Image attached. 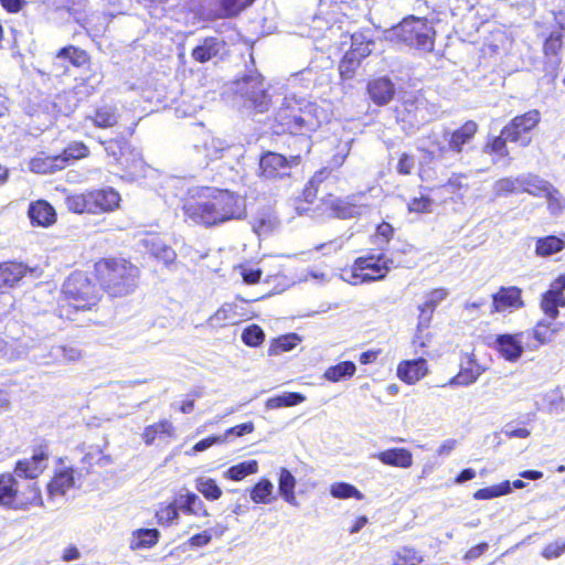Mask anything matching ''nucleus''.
I'll return each mask as SVG.
<instances>
[{
    "label": "nucleus",
    "instance_id": "1",
    "mask_svg": "<svg viewBox=\"0 0 565 565\" xmlns=\"http://www.w3.org/2000/svg\"><path fill=\"white\" fill-rule=\"evenodd\" d=\"M329 121L328 111L305 98L287 96L274 114L273 129L278 135L307 136Z\"/></svg>",
    "mask_w": 565,
    "mask_h": 565
},
{
    "label": "nucleus",
    "instance_id": "2",
    "mask_svg": "<svg viewBox=\"0 0 565 565\" xmlns=\"http://www.w3.org/2000/svg\"><path fill=\"white\" fill-rule=\"evenodd\" d=\"M140 269L125 257H100L93 265V277L109 298H124L139 286Z\"/></svg>",
    "mask_w": 565,
    "mask_h": 565
},
{
    "label": "nucleus",
    "instance_id": "3",
    "mask_svg": "<svg viewBox=\"0 0 565 565\" xmlns=\"http://www.w3.org/2000/svg\"><path fill=\"white\" fill-rule=\"evenodd\" d=\"M44 505L38 481L18 478L12 472L0 473V507L13 511H29Z\"/></svg>",
    "mask_w": 565,
    "mask_h": 565
},
{
    "label": "nucleus",
    "instance_id": "4",
    "mask_svg": "<svg viewBox=\"0 0 565 565\" xmlns=\"http://www.w3.org/2000/svg\"><path fill=\"white\" fill-rule=\"evenodd\" d=\"M62 298L76 311H92L98 306L103 292L94 277L87 273L75 270L71 273L62 285Z\"/></svg>",
    "mask_w": 565,
    "mask_h": 565
},
{
    "label": "nucleus",
    "instance_id": "5",
    "mask_svg": "<svg viewBox=\"0 0 565 565\" xmlns=\"http://www.w3.org/2000/svg\"><path fill=\"white\" fill-rule=\"evenodd\" d=\"M137 122H132L120 135L99 139L98 142L104 147L107 156L113 157L121 169L129 175H135L143 168L141 154L136 151L129 139L135 135Z\"/></svg>",
    "mask_w": 565,
    "mask_h": 565
},
{
    "label": "nucleus",
    "instance_id": "6",
    "mask_svg": "<svg viewBox=\"0 0 565 565\" xmlns=\"http://www.w3.org/2000/svg\"><path fill=\"white\" fill-rule=\"evenodd\" d=\"M210 206V227L239 220L245 215V206L239 195L227 189L211 186Z\"/></svg>",
    "mask_w": 565,
    "mask_h": 565
},
{
    "label": "nucleus",
    "instance_id": "7",
    "mask_svg": "<svg viewBox=\"0 0 565 565\" xmlns=\"http://www.w3.org/2000/svg\"><path fill=\"white\" fill-rule=\"evenodd\" d=\"M210 193L211 186L190 189L181 199V212L184 222L202 227H210Z\"/></svg>",
    "mask_w": 565,
    "mask_h": 565
},
{
    "label": "nucleus",
    "instance_id": "8",
    "mask_svg": "<svg viewBox=\"0 0 565 565\" xmlns=\"http://www.w3.org/2000/svg\"><path fill=\"white\" fill-rule=\"evenodd\" d=\"M390 270L384 254L369 253L354 259L350 267L351 284H364L385 278Z\"/></svg>",
    "mask_w": 565,
    "mask_h": 565
},
{
    "label": "nucleus",
    "instance_id": "9",
    "mask_svg": "<svg viewBox=\"0 0 565 565\" xmlns=\"http://www.w3.org/2000/svg\"><path fill=\"white\" fill-rule=\"evenodd\" d=\"M542 120V114L539 109H530L523 114L514 116L502 129L501 134L510 142L526 147L531 143V134L539 127Z\"/></svg>",
    "mask_w": 565,
    "mask_h": 565
},
{
    "label": "nucleus",
    "instance_id": "10",
    "mask_svg": "<svg viewBox=\"0 0 565 565\" xmlns=\"http://www.w3.org/2000/svg\"><path fill=\"white\" fill-rule=\"evenodd\" d=\"M50 459V450L46 441H41L32 449V455L29 458L19 459L11 471L14 476L21 479L36 481L47 469Z\"/></svg>",
    "mask_w": 565,
    "mask_h": 565
},
{
    "label": "nucleus",
    "instance_id": "11",
    "mask_svg": "<svg viewBox=\"0 0 565 565\" xmlns=\"http://www.w3.org/2000/svg\"><path fill=\"white\" fill-rule=\"evenodd\" d=\"M301 162V156L289 158L274 151H267L259 159V177L266 180H280L289 177L291 169Z\"/></svg>",
    "mask_w": 565,
    "mask_h": 565
},
{
    "label": "nucleus",
    "instance_id": "12",
    "mask_svg": "<svg viewBox=\"0 0 565 565\" xmlns=\"http://www.w3.org/2000/svg\"><path fill=\"white\" fill-rule=\"evenodd\" d=\"M320 207L328 216L340 220L353 218L361 214V207L356 204L354 195L338 196L328 193L321 199Z\"/></svg>",
    "mask_w": 565,
    "mask_h": 565
},
{
    "label": "nucleus",
    "instance_id": "13",
    "mask_svg": "<svg viewBox=\"0 0 565 565\" xmlns=\"http://www.w3.org/2000/svg\"><path fill=\"white\" fill-rule=\"evenodd\" d=\"M565 274L558 275L551 281L546 291L541 295L540 308L551 320H555L559 315V308L565 307Z\"/></svg>",
    "mask_w": 565,
    "mask_h": 565
},
{
    "label": "nucleus",
    "instance_id": "14",
    "mask_svg": "<svg viewBox=\"0 0 565 565\" xmlns=\"http://www.w3.org/2000/svg\"><path fill=\"white\" fill-rule=\"evenodd\" d=\"M522 294V289L518 286H501L491 295L490 313H511L522 309L525 306Z\"/></svg>",
    "mask_w": 565,
    "mask_h": 565
},
{
    "label": "nucleus",
    "instance_id": "15",
    "mask_svg": "<svg viewBox=\"0 0 565 565\" xmlns=\"http://www.w3.org/2000/svg\"><path fill=\"white\" fill-rule=\"evenodd\" d=\"M486 372V366L481 365L473 353H463L459 363V371L449 379L446 385L468 386L478 381Z\"/></svg>",
    "mask_w": 565,
    "mask_h": 565
},
{
    "label": "nucleus",
    "instance_id": "16",
    "mask_svg": "<svg viewBox=\"0 0 565 565\" xmlns=\"http://www.w3.org/2000/svg\"><path fill=\"white\" fill-rule=\"evenodd\" d=\"M242 96L248 100L258 111L267 110L270 97L264 86V82L258 76H247L243 79L241 88Z\"/></svg>",
    "mask_w": 565,
    "mask_h": 565
},
{
    "label": "nucleus",
    "instance_id": "17",
    "mask_svg": "<svg viewBox=\"0 0 565 565\" xmlns=\"http://www.w3.org/2000/svg\"><path fill=\"white\" fill-rule=\"evenodd\" d=\"M429 372L428 362L424 358L403 360L396 367L397 377L407 385H414L423 380Z\"/></svg>",
    "mask_w": 565,
    "mask_h": 565
},
{
    "label": "nucleus",
    "instance_id": "18",
    "mask_svg": "<svg viewBox=\"0 0 565 565\" xmlns=\"http://www.w3.org/2000/svg\"><path fill=\"white\" fill-rule=\"evenodd\" d=\"M394 83L387 76L371 78L366 84L370 100L381 107L387 105L395 96Z\"/></svg>",
    "mask_w": 565,
    "mask_h": 565
},
{
    "label": "nucleus",
    "instance_id": "19",
    "mask_svg": "<svg viewBox=\"0 0 565 565\" xmlns=\"http://www.w3.org/2000/svg\"><path fill=\"white\" fill-rule=\"evenodd\" d=\"M479 131V125L475 120H466L458 128L449 132L447 147L455 153H461L465 147L473 141Z\"/></svg>",
    "mask_w": 565,
    "mask_h": 565
},
{
    "label": "nucleus",
    "instance_id": "20",
    "mask_svg": "<svg viewBox=\"0 0 565 565\" xmlns=\"http://www.w3.org/2000/svg\"><path fill=\"white\" fill-rule=\"evenodd\" d=\"M28 217L33 227L47 228L57 221L54 206L46 200L31 202L28 207Z\"/></svg>",
    "mask_w": 565,
    "mask_h": 565
},
{
    "label": "nucleus",
    "instance_id": "21",
    "mask_svg": "<svg viewBox=\"0 0 565 565\" xmlns=\"http://www.w3.org/2000/svg\"><path fill=\"white\" fill-rule=\"evenodd\" d=\"M177 429L170 419L161 418L147 425L141 433V439L146 446H152L157 441H170L175 438Z\"/></svg>",
    "mask_w": 565,
    "mask_h": 565
},
{
    "label": "nucleus",
    "instance_id": "22",
    "mask_svg": "<svg viewBox=\"0 0 565 565\" xmlns=\"http://www.w3.org/2000/svg\"><path fill=\"white\" fill-rule=\"evenodd\" d=\"M28 273L22 263L6 260L0 262V292L15 288Z\"/></svg>",
    "mask_w": 565,
    "mask_h": 565
},
{
    "label": "nucleus",
    "instance_id": "23",
    "mask_svg": "<svg viewBox=\"0 0 565 565\" xmlns=\"http://www.w3.org/2000/svg\"><path fill=\"white\" fill-rule=\"evenodd\" d=\"M537 179L535 175L527 178H501L494 183V194L497 196H507L514 193L529 192L535 193L529 185H535Z\"/></svg>",
    "mask_w": 565,
    "mask_h": 565
},
{
    "label": "nucleus",
    "instance_id": "24",
    "mask_svg": "<svg viewBox=\"0 0 565 565\" xmlns=\"http://www.w3.org/2000/svg\"><path fill=\"white\" fill-rule=\"evenodd\" d=\"M95 215L111 213L119 209L121 196L111 186L93 189Z\"/></svg>",
    "mask_w": 565,
    "mask_h": 565
},
{
    "label": "nucleus",
    "instance_id": "25",
    "mask_svg": "<svg viewBox=\"0 0 565 565\" xmlns=\"http://www.w3.org/2000/svg\"><path fill=\"white\" fill-rule=\"evenodd\" d=\"M75 471L71 467L56 469L47 482V492L50 497L64 495L74 487Z\"/></svg>",
    "mask_w": 565,
    "mask_h": 565
},
{
    "label": "nucleus",
    "instance_id": "26",
    "mask_svg": "<svg viewBox=\"0 0 565 565\" xmlns=\"http://www.w3.org/2000/svg\"><path fill=\"white\" fill-rule=\"evenodd\" d=\"M375 458L385 466L402 469H407L412 467L414 462L412 451L407 448L402 447H393L380 451L375 455Z\"/></svg>",
    "mask_w": 565,
    "mask_h": 565
},
{
    "label": "nucleus",
    "instance_id": "27",
    "mask_svg": "<svg viewBox=\"0 0 565 565\" xmlns=\"http://www.w3.org/2000/svg\"><path fill=\"white\" fill-rule=\"evenodd\" d=\"M516 334H500L495 339V349L499 354L509 362H515L523 353L522 342Z\"/></svg>",
    "mask_w": 565,
    "mask_h": 565
},
{
    "label": "nucleus",
    "instance_id": "28",
    "mask_svg": "<svg viewBox=\"0 0 565 565\" xmlns=\"http://www.w3.org/2000/svg\"><path fill=\"white\" fill-rule=\"evenodd\" d=\"M67 210L74 214L95 215L93 189L70 193L65 196Z\"/></svg>",
    "mask_w": 565,
    "mask_h": 565
},
{
    "label": "nucleus",
    "instance_id": "29",
    "mask_svg": "<svg viewBox=\"0 0 565 565\" xmlns=\"http://www.w3.org/2000/svg\"><path fill=\"white\" fill-rule=\"evenodd\" d=\"M238 309L239 308L236 303H224L211 316V324L216 328H223L247 320L248 317L245 313L239 312Z\"/></svg>",
    "mask_w": 565,
    "mask_h": 565
},
{
    "label": "nucleus",
    "instance_id": "30",
    "mask_svg": "<svg viewBox=\"0 0 565 565\" xmlns=\"http://www.w3.org/2000/svg\"><path fill=\"white\" fill-rule=\"evenodd\" d=\"M119 113L116 106L100 105L92 114L86 116V120L99 129H110L118 125Z\"/></svg>",
    "mask_w": 565,
    "mask_h": 565
},
{
    "label": "nucleus",
    "instance_id": "31",
    "mask_svg": "<svg viewBox=\"0 0 565 565\" xmlns=\"http://www.w3.org/2000/svg\"><path fill=\"white\" fill-rule=\"evenodd\" d=\"M225 47L226 43L220 38H204L202 44L193 49L192 57L200 63H205L213 57L225 54Z\"/></svg>",
    "mask_w": 565,
    "mask_h": 565
},
{
    "label": "nucleus",
    "instance_id": "32",
    "mask_svg": "<svg viewBox=\"0 0 565 565\" xmlns=\"http://www.w3.org/2000/svg\"><path fill=\"white\" fill-rule=\"evenodd\" d=\"M90 154L89 148L83 141L75 140L67 143L60 153H57L58 162L62 169L73 164L76 161L84 160Z\"/></svg>",
    "mask_w": 565,
    "mask_h": 565
},
{
    "label": "nucleus",
    "instance_id": "33",
    "mask_svg": "<svg viewBox=\"0 0 565 565\" xmlns=\"http://www.w3.org/2000/svg\"><path fill=\"white\" fill-rule=\"evenodd\" d=\"M296 478L285 467L278 471V491L281 498L290 505L298 507L299 502L296 497Z\"/></svg>",
    "mask_w": 565,
    "mask_h": 565
},
{
    "label": "nucleus",
    "instance_id": "34",
    "mask_svg": "<svg viewBox=\"0 0 565 565\" xmlns=\"http://www.w3.org/2000/svg\"><path fill=\"white\" fill-rule=\"evenodd\" d=\"M563 323L540 320L532 329L533 339L536 341V347L548 344L553 341L554 337L562 330Z\"/></svg>",
    "mask_w": 565,
    "mask_h": 565
},
{
    "label": "nucleus",
    "instance_id": "35",
    "mask_svg": "<svg viewBox=\"0 0 565 565\" xmlns=\"http://www.w3.org/2000/svg\"><path fill=\"white\" fill-rule=\"evenodd\" d=\"M565 248V239L557 235L541 236L535 239L534 254L546 258L561 253Z\"/></svg>",
    "mask_w": 565,
    "mask_h": 565
},
{
    "label": "nucleus",
    "instance_id": "36",
    "mask_svg": "<svg viewBox=\"0 0 565 565\" xmlns=\"http://www.w3.org/2000/svg\"><path fill=\"white\" fill-rule=\"evenodd\" d=\"M356 372V366L352 361H341L334 365H331L326 369L323 372V379L338 383L340 381H347L354 376Z\"/></svg>",
    "mask_w": 565,
    "mask_h": 565
},
{
    "label": "nucleus",
    "instance_id": "37",
    "mask_svg": "<svg viewBox=\"0 0 565 565\" xmlns=\"http://www.w3.org/2000/svg\"><path fill=\"white\" fill-rule=\"evenodd\" d=\"M180 499V510L184 514L199 518H207L210 515L204 502L194 492H186Z\"/></svg>",
    "mask_w": 565,
    "mask_h": 565
},
{
    "label": "nucleus",
    "instance_id": "38",
    "mask_svg": "<svg viewBox=\"0 0 565 565\" xmlns=\"http://www.w3.org/2000/svg\"><path fill=\"white\" fill-rule=\"evenodd\" d=\"M56 154H40L31 159L30 170L38 174H52L63 170Z\"/></svg>",
    "mask_w": 565,
    "mask_h": 565
},
{
    "label": "nucleus",
    "instance_id": "39",
    "mask_svg": "<svg viewBox=\"0 0 565 565\" xmlns=\"http://www.w3.org/2000/svg\"><path fill=\"white\" fill-rule=\"evenodd\" d=\"M249 498L256 504H269L275 501L274 486L270 480L262 478L249 490Z\"/></svg>",
    "mask_w": 565,
    "mask_h": 565
},
{
    "label": "nucleus",
    "instance_id": "40",
    "mask_svg": "<svg viewBox=\"0 0 565 565\" xmlns=\"http://www.w3.org/2000/svg\"><path fill=\"white\" fill-rule=\"evenodd\" d=\"M508 141L509 139L501 132L499 136H491L486 140L482 151L491 156L493 160L508 158L510 154Z\"/></svg>",
    "mask_w": 565,
    "mask_h": 565
},
{
    "label": "nucleus",
    "instance_id": "41",
    "mask_svg": "<svg viewBox=\"0 0 565 565\" xmlns=\"http://www.w3.org/2000/svg\"><path fill=\"white\" fill-rule=\"evenodd\" d=\"M130 543L131 550L150 548L154 546L160 537V533L157 529H139L132 534Z\"/></svg>",
    "mask_w": 565,
    "mask_h": 565
},
{
    "label": "nucleus",
    "instance_id": "42",
    "mask_svg": "<svg viewBox=\"0 0 565 565\" xmlns=\"http://www.w3.org/2000/svg\"><path fill=\"white\" fill-rule=\"evenodd\" d=\"M300 341L296 333H288L277 337L270 341L268 347V355H279L285 352L291 351Z\"/></svg>",
    "mask_w": 565,
    "mask_h": 565
},
{
    "label": "nucleus",
    "instance_id": "43",
    "mask_svg": "<svg viewBox=\"0 0 565 565\" xmlns=\"http://www.w3.org/2000/svg\"><path fill=\"white\" fill-rule=\"evenodd\" d=\"M399 29L403 33H409V35L416 36L428 35V33L433 31L427 19L416 18L414 15L405 18L401 22Z\"/></svg>",
    "mask_w": 565,
    "mask_h": 565
},
{
    "label": "nucleus",
    "instance_id": "44",
    "mask_svg": "<svg viewBox=\"0 0 565 565\" xmlns=\"http://www.w3.org/2000/svg\"><path fill=\"white\" fill-rule=\"evenodd\" d=\"M258 471V462L254 459L242 461L237 465L230 467L225 472L224 477L232 481H241L249 475H254Z\"/></svg>",
    "mask_w": 565,
    "mask_h": 565
},
{
    "label": "nucleus",
    "instance_id": "45",
    "mask_svg": "<svg viewBox=\"0 0 565 565\" xmlns=\"http://www.w3.org/2000/svg\"><path fill=\"white\" fill-rule=\"evenodd\" d=\"M306 399V396L298 392H288L281 395H276L269 397L266 401V407L268 409L281 408V407H291L302 403Z\"/></svg>",
    "mask_w": 565,
    "mask_h": 565
},
{
    "label": "nucleus",
    "instance_id": "46",
    "mask_svg": "<svg viewBox=\"0 0 565 565\" xmlns=\"http://www.w3.org/2000/svg\"><path fill=\"white\" fill-rule=\"evenodd\" d=\"M58 57L67 58L70 63L76 67H81L90 63L89 54L77 46H64L57 52Z\"/></svg>",
    "mask_w": 565,
    "mask_h": 565
},
{
    "label": "nucleus",
    "instance_id": "47",
    "mask_svg": "<svg viewBox=\"0 0 565 565\" xmlns=\"http://www.w3.org/2000/svg\"><path fill=\"white\" fill-rule=\"evenodd\" d=\"M195 488L207 501H216L223 494L222 489L213 478H198Z\"/></svg>",
    "mask_w": 565,
    "mask_h": 565
},
{
    "label": "nucleus",
    "instance_id": "48",
    "mask_svg": "<svg viewBox=\"0 0 565 565\" xmlns=\"http://www.w3.org/2000/svg\"><path fill=\"white\" fill-rule=\"evenodd\" d=\"M511 492V483L505 480L498 484L478 489L473 493L476 500H491L501 495L509 494Z\"/></svg>",
    "mask_w": 565,
    "mask_h": 565
},
{
    "label": "nucleus",
    "instance_id": "49",
    "mask_svg": "<svg viewBox=\"0 0 565 565\" xmlns=\"http://www.w3.org/2000/svg\"><path fill=\"white\" fill-rule=\"evenodd\" d=\"M353 53L354 51H347L339 63V74L342 81L352 79L361 64Z\"/></svg>",
    "mask_w": 565,
    "mask_h": 565
},
{
    "label": "nucleus",
    "instance_id": "50",
    "mask_svg": "<svg viewBox=\"0 0 565 565\" xmlns=\"http://www.w3.org/2000/svg\"><path fill=\"white\" fill-rule=\"evenodd\" d=\"M179 509L174 502L160 503L156 512L157 523L163 526H170L179 518Z\"/></svg>",
    "mask_w": 565,
    "mask_h": 565
},
{
    "label": "nucleus",
    "instance_id": "51",
    "mask_svg": "<svg viewBox=\"0 0 565 565\" xmlns=\"http://www.w3.org/2000/svg\"><path fill=\"white\" fill-rule=\"evenodd\" d=\"M104 82V75L100 72H92L86 78H83L78 84V92L85 96H92L97 93Z\"/></svg>",
    "mask_w": 565,
    "mask_h": 565
},
{
    "label": "nucleus",
    "instance_id": "52",
    "mask_svg": "<svg viewBox=\"0 0 565 565\" xmlns=\"http://www.w3.org/2000/svg\"><path fill=\"white\" fill-rule=\"evenodd\" d=\"M220 4V15L232 17L250 6L255 0H214Z\"/></svg>",
    "mask_w": 565,
    "mask_h": 565
},
{
    "label": "nucleus",
    "instance_id": "53",
    "mask_svg": "<svg viewBox=\"0 0 565 565\" xmlns=\"http://www.w3.org/2000/svg\"><path fill=\"white\" fill-rule=\"evenodd\" d=\"M242 341L250 348H258L265 341V333L258 324H250L243 330Z\"/></svg>",
    "mask_w": 565,
    "mask_h": 565
},
{
    "label": "nucleus",
    "instance_id": "54",
    "mask_svg": "<svg viewBox=\"0 0 565 565\" xmlns=\"http://www.w3.org/2000/svg\"><path fill=\"white\" fill-rule=\"evenodd\" d=\"M331 494L338 499H349L355 498L358 500H362L364 498L363 493L358 490L354 486L347 482H338L331 487Z\"/></svg>",
    "mask_w": 565,
    "mask_h": 565
},
{
    "label": "nucleus",
    "instance_id": "55",
    "mask_svg": "<svg viewBox=\"0 0 565 565\" xmlns=\"http://www.w3.org/2000/svg\"><path fill=\"white\" fill-rule=\"evenodd\" d=\"M320 182H321V179H319L317 175H313L306 183L305 188L301 191V194L298 196V199H297L298 203L312 204L317 199Z\"/></svg>",
    "mask_w": 565,
    "mask_h": 565
},
{
    "label": "nucleus",
    "instance_id": "56",
    "mask_svg": "<svg viewBox=\"0 0 565 565\" xmlns=\"http://www.w3.org/2000/svg\"><path fill=\"white\" fill-rule=\"evenodd\" d=\"M422 557L413 547H403L394 556V565H419Z\"/></svg>",
    "mask_w": 565,
    "mask_h": 565
},
{
    "label": "nucleus",
    "instance_id": "57",
    "mask_svg": "<svg viewBox=\"0 0 565 565\" xmlns=\"http://www.w3.org/2000/svg\"><path fill=\"white\" fill-rule=\"evenodd\" d=\"M351 47L348 51H354V56L361 62L363 58L371 54L370 45H372V38H351Z\"/></svg>",
    "mask_w": 565,
    "mask_h": 565
},
{
    "label": "nucleus",
    "instance_id": "58",
    "mask_svg": "<svg viewBox=\"0 0 565 565\" xmlns=\"http://www.w3.org/2000/svg\"><path fill=\"white\" fill-rule=\"evenodd\" d=\"M407 211L416 214H427L433 211V200L428 195L413 198L407 203Z\"/></svg>",
    "mask_w": 565,
    "mask_h": 565
},
{
    "label": "nucleus",
    "instance_id": "59",
    "mask_svg": "<svg viewBox=\"0 0 565 565\" xmlns=\"http://www.w3.org/2000/svg\"><path fill=\"white\" fill-rule=\"evenodd\" d=\"M224 443H225V437H220V436H215V435L209 436V437L203 438V439L199 440L198 443H195L192 446V448L186 451V455L194 456L198 452H202V451L209 449L210 447H212L215 444H224Z\"/></svg>",
    "mask_w": 565,
    "mask_h": 565
},
{
    "label": "nucleus",
    "instance_id": "60",
    "mask_svg": "<svg viewBox=\"0 0 565 565\" xmlns=\"http://www.w3.org/2000/svg\"><path fill=\"white\" fill-rule=\"evenodd\" d=\"M152 254L164 266L172 265L177 259L175 250L168 245L159 246L158 248L152 250Z\"/></svg>",
    "mask_w": 565,
    "mask_h": 565
},
{
    "label": "nucleus",
    "instance_id": "61",
    "mask_svg": "<svg viewBox=\"0 0 565 565\" xmlns=\"http://www.w3.org/2000/svg\"><path fill=\"white\" fill-rule=\"evenodd\" d=\"M437 305L438 303H436L435 301H431L430 299L427 298V300L423 305L419 306V308H418L419 309L418 328H422V327L427 328L428 327Z\"/></svg>",
    "mask_w": 565,
    "mask_h": 565
},
{
    "label": "nucleus",
    "instance_id": "62",
    "mask_svg": "<svg viewBox=\"0 0 565 565\" xmlns=\"http://www.w3.org/2000/svg\"><path fill=\"white\" fill-rule=\"evenodd\" d=\"M437 305L438 303H436L435 301H431L430 299L427 298V300L423 305L419 306V308H418L419 309L418 328H422V327L427 328L428 327Z\"/></svg>",
    "mask_w": 565,
    "mask_h": 565
},
{
    "label": "nucleus",
    "instance_id": "63",
    "mask_svg": "<svg viewBox=\"0 0 565 565\" xmlns=\"http://www.w3.org/2000/svg\"><path fill=\"white\" fill-rule=\"evenodd\" d=\"M437 305L438 303H436L435 301H431L430 299L427 298V300L423 305L419 306V308H418L419 309L418 328H422V327L427 328L428 327Z\"/></svg>",
    "mask_w": 565,
    "mask_h": 565
},
{
    "label": "nucleus",
    "instance_id": "64",
    "mask_svg": "<svg viewBox=\"0 0 565 565\" xmlns=\"http://www.w3.org/2000/svg\"><path fill=\"white\" fill-rule=\"evenodd\" d=\"M563 554H565V542L562 541H554L546 544L541 552V555L545 559L557 558Z\"/></svg>",
    "mask_w": 565,
    "mask_h": 565
}]
</instances>
